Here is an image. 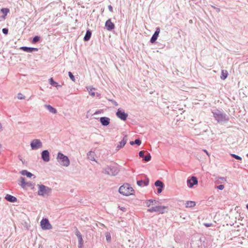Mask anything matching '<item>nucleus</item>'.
Returning a JSON list of instances; mask_svg holds the SVG:
<instances>
[{
    "label": "nucleus",
    "instance_id": "1",
    "mask_svg": "<svg viewBox=\"0 0 248 248\" xmlns=\"http://www.w3.org/2000/svg\"><path fill=\"white\" fill-rule=\"evenodd\" d=\"M134 192L133 188L127 183L124 184L119 189V192L125 196L133 195Z\"/></svg>",
    "mask_w": 248,
    "mask_h": 248
},
{
    "label": "nucleus",
    "instance_id": "2",
    "mask_svg": "<svg viewBox=\"0 0 248 248\" xmlns=\"http://www.w3.org/2000/svg\"><path fill=\"white\" fill-rule=\"evenodd\" d=\"M37 186L39 188L38 194L39 196H48L51 193L52 189L49 187L45 186L43 185H38Z\"/></svg>",
    "mask_w": 248,
    "mask_h": 248
},
{
    "label": "nucleus",
    "instance_id": "3",
    "mask_svg": "<svg viewBox=\"0 0 248 248\" xmlns=\"http://www.w3.org/2000/svg\"><path fill=\"white\" fill-rule=\"evenodd\" d=\"M168 208V206H156L148 209L147 211L151 213L155 212H157L158 214H164L167 212Z\"/></svg>",
    "mask_w": 248,
    "mask_h": 248
},
{
    "label": "nucleus",
    "instance_id": "4",
    "mask_svg": "<svg viewBox=\"0 0 248 248\" xmlns=\"http://www.w3.org/2000/svg\"><path fill=\"white\" fill-rule=\"evenodd\" d=\"M104 170L105 174L112 176H115L119 171L117 167L115 166H108Z\"/></svg>",
    "mask_w": 248,
    "mask_h": 248
},
{
    "label": "nucleus",
    "instance_id": "5",
    "mask_svg": "<svg viewBox=\"0 0 248 248\" xmlns=\"http://www.w3.org/2000/svg\"><path fill=\"white\" fill-rule=\"evenodd\" d=\"M57 160L60 165L63 166L67 167L70 164V161L67 156H57Z\"/></svg>",
    "mask_w": 248,
    "mask_h": 248
},
{
    "label": "nucleus",
    "instance_id": "6",
    "mask_svg": "<svg viewBox=\"0 0 248 248\" xmlns=\"http://www.w3.org/2000/svg\"><path fill=\"white\" fill-rule=\"evenodd\" d=\"M40 225L43 230H50L52 229V226L49 222L47 218H43L40 222Z\"/></svg>",
    "mask_w": 248,
    "mask_h": 248
},
{
    "label": "nucleus",
    "instance_id": "7",
    "mask_svg": "<svg viewBox=\"0 0 248 248\" xmlns=\"http://www.w3.org/2000/svg\"><path fill=\"white\" fill-rule=\"evenodd\" d=\"M31 146L33 150L37 149L42 146V142L40 140H33L31 143Z\"/></svg>",
    "mask_w": 248,
    "mask_h": 248
},
{
    "label": "nucleus",
    "instance_id": "8",
    "mask_svg": "<svg viewBox=\"0 0 248 248\" xmlns=\"http://www.w3.org/2000/svg\"><path fill=\"white\" fill-rule=\"evenodd\" d=\"M198 183V179L195 176H192L190 179L187 180V184L189 187L192 188L194 185H197Z\"/></svg>",
    "mask_w": 248,
    "mask_h": 248
},
{
    "label": "nucleus",
    "instance_id": "9",
    "mask_svg": "<svg viewBox=\"0 0 248 248\" xmlns=\"http://www.w3.org/2000/svg\"><path fill=\"white\" fill-rule=\"evenodd\" d=\"M214 117L216 120L218 121V122L226 121L228 120L226 118V115L222 113H215Z\"/></svg>",
    "mask_w": 248,
    "mask_h": 248
},
{
    "label": "nucleus",
    "instance_id": "10",
    "mask_svg": "<svg viewBox=\"0 0 248 248\" xmlns=\"http://www.w3.org/2000/svg\"><path fill=\"white\" fill-rule=\"evenodd\" d=\"M117 116L122 120L125 121L128 115L126 114L124 111H122L119 109L116 113Z\"/></svg>",
    "mask_w": 248,
    "mask_h": 248
},
{
    "label": "nucleus",
    "instance_id": "11",
    "mask_svg": "<svg viewBox=\"0 0 248 248\" xmlns=\"http://www.w3.org/2000/svg\"><path fill=\"white\" fill-rule=\"evenodd\" d=\"M105 26L108 31H111L115 28V25L112 23L110 19L106 21Z\"/></svg>",
    "mask_w": 248,
    "mask_h": 248
},
{
    "label": "nucleus",
    "instance_id": "12",
    "mask_svg": "<svg viewBox=\"0 0 248 248\" xmlns=\"http://www.w3.org/2000/svg\"><path fill=\"white\" fill-rule=\"evenodd\" d=\"M159 32H160V29H159V28H157L155 33L153 34V35L152 36V37L151 39L150 42L152 43H155V41L156 40V39L158 36Z\"/></svg>",
    "mask_w": 248,
    "mask_h": 248
},
{
    "label": "nucleus",
    "instance_id": "13",
    "mask_svg": "<svg viewBox=\"0 0 248 248\" xmlns=\"http://www.w3.org/2000/svg\"><path fill=\"white\" fill-rule=\"evenodd\" d=\"M5 199L11 202H15L17 201V198L10 194H7L5 197Z\"/></svg>",
    "mask_w": 248,
    "mask_h": 248
},
{
    "label": "nucleus",
    "instance_id": "14",
    "mask_svg": "<svg viewBox=\"0 0 248 248\" xmlns=\"http://www.w3.org/2000/svg\"><path fill=\"white\" fill-rule=\"evenodd\" d=\"M100 122L103 125L107 126L109 124L110 119L108 117H101L100 119Z\"/></svg>",
    "mask_w": 248,
    "mask_h": 248
},
{
    "label": "nucleus",
    "instance_id": "15",
    "mask_svg": "<svg viewBox=\"0 0 248 248\" xmlns=\"http://www.w3.org/2000/svg\"><path fill=\"white\" fill-rule=\"evenodd\" d=\"M21 49L23 50L24 51L28 52H31L33 51H37L38 49L37 48L33 47H28L26 46H23L20 48Z\"/></svg>",
    "mask_w": 248,
    "mask_h": 248
},
{
    "label": "nucleus",
    "instance_id": "16",
    "mask_svg": "<svg viewBox=\"0 0 248 248\" xmlns=\"http://www.w3.org/2000/svg\"><path fill=\"white\" fill-rule=\"evenodd\" d=\"M20 173L22 175H26L27 177L29 178H31V176H33V174L26 170H22L21 171Z\"/></svg>",
    "mask_w": 248,
    "mask_h": 248
},
{
    "label": "nucleus",
    "instance_id": "17",
    "mask_svg": "<svg viewBox=\"0 0 248 248\" xmlns=\"http://www.w3.org/2000/svg\"><path fill=\"white\" fill-rule=\"evenodd\" d=\"M196 205V202L194 201H187L186 203V208H192Z\"/></svg>",
    "mask_w": 248,
    "mask_h": 248
},
{
    "label": "nucleus",
    "instance_id": "18",
    "mask_svg": "<svg viewBox=\"0 0 248 248\" xmlns=\"http://www.w3.org/2000/svg\"><path fill=\"white\" fill-rule=\"evenodd\" d=\"M45 107L51 113L55 114L57 113L56 109L49 105H46Z\"/></svg>",
    "mask_w": 248,
    "mask_h": 248
},
{
    "label": "nucleus",
    "instance_id": "19",
    "mask_svg": "<svg viewBox=\"0 0 248 248\" xmlns=\"http://www.w3.org/2000/svg\"><path fill=\"white\" fill-rule=\"evenodd\" d=\"M127 141V137L125 136L124 137L123 140L120 142V146L118 147V149L124 147L126 144Z\"/></svg>",
    "mask_w": 248,
    "mask_h": 248
},
{
    "label": "nucleus",
    "instance_id": "20",
    "mask_svg": "<svg viewBox=\"0 0 248 248\" xmlns=\"http://www.w3.org/2000/svg\"><path fill=\"white\" fill-rule=\"evenodd\" d=\"M92 35V32L90 31H87L86 34L84 37V40L85 41H87L90 40Z\"/></svg>",
    "mask_w": 248,
    "mask_h": 248
},
{
    "label": "nucleus",
    "instance_id": "21",
    "mask_svg": "<svg viewBox=\"0 0 248 248\" xmlns=\"http://www.w3.org/2000/svg\"><path fill=\"white\" fill-rule=\"evenodd\" d=\"M228 72L226 70H222L221 71V78L223 80H224L227 78L228 77Z\"/></svg>",
    "mask_w": 248,
    "mask_h": 248
},
{
    "label": "nucleus",
    "instance_id": "22",
    "mask_svg": "<svg viewBox=\"0 0 248 248\" xmlns=\"http://www.w3.org/2000/svg\"><path fill=\"white\" fill-rule=\"evenodd\" d=\"M155 185L156 187H164V186L163 183L160 180L156 181L155 183Z\"/></svg>",
    "mask_w": 248,
    "mask_h": 248
},
{
    "label": "nucleus",
    "instance_id": "23",
    "mask_svg": "<svg viewBox=\"0 0 248 248\" xmlns=\"http://www.w3.org/2000/svg\"><path fill=\"white\" fill-rule=\"evenodd\" d=\"M20 182H21V186L23 188H25L26 187V183L25 182V179L24 177H21L20 178Z\"/></svg>",
    "mask_w": 248,
    "mask_h": 248
},
{
    "label": "nucleus",
    "instance_id": "24",
    "mask_svg": "<svg viewBox=\"0 0 248 248\" xmlns=\"http://www.w3.org/2000/svg\"><path fill=\"white\" fill-rule=\"evenodd\" d=\"M154 202L156 203V201L155 200H153L151 199V200H146L145 202L146 204L147 205V206L148 207L150 206L151 204H153Z\"/></svg>",
    "mask_w": 248,
    "mask_h": 248
},
{
    "label": "nucleus",
    "instance_id": "25",
    "mask_svg": "<svg viewBox=\"0 0 248 248\" xmlns=\"http://www.w3.org/2000/svg\"><path fill=\"white\" fill-rule=\"evenodd\" d=\"M49 83L51 85H53V86H56V87H57L58 86H59L58 85V83H57L56 82L54 81L53 79V78H50L49 79Z\"/></svg>",
    "mask_w": 248,
    "mask_h": 248
},
{
    "label": "nucleus",
    "instance_id": "26",
    "mask_svg": "<svg viewBox=\"0 0 248 248\" xmlns=\"http://www.w3.org/2000/svg\"><path fill=\"white\" fill-rule=\"evenodd\" d=\"M130 144L132 145H134V144L140 145L141 144V141L139 139H137L134 141H130Z\"/></svg>",
    "mask_w": 248,
    "mask_h": 248
},
{
    "label": "nucleus",
    "instance_id": "27",
    "mask_svg": "<svg viewBox=\"0 0 248 248\" xmlns=\"http://www.w3.org/2000/svg\"><path fill=\"white\" fill-rule=\"evenodd\" d=\"M140 157H142V160H144L146 162L149 161L151 159L152 156H140Z\"/></svg>",
    "mask_w": 248,
    "mask_h": 248
},
{
    "label": "nucleus",
    "instance_id": "28",
    "mask_svg": "<svg viewBox=\"0 0 248 248\" xmlns=\"http://www.w3.org/2000/svg\"><path fill=\"white\" fill-rule=\"evenodd\" d=\"M26 187H30L31 188V189H33L34 187V184H32L31 182H28L26 183Z\"/></svg>",
    "mask_w": 248,
    "mask_h": 248
},
{
    "label": "nucleus",
    "instance_id": "29",
    "mask_svg": "<svg viewBox=\"0 0 248 248\" xmlns=\"http://www.w3.org/2000/svg\"><path fill=\"white\" fill-rule=\"evenodd\" d=\"M0 11L1 13L4 14L5 16H6V15L9 12V10L8 8H2Z\"/></svg>",
    "mask_w": 248,
    "mask_h": 248
},
{
    "label": "nucleus",
    "instance_id": "30",
    "mask_svg": "<svg viewBox=\"0 0 248 248\" xmlns=\"http://www.w3.org/2000/svg\"><path fill=\"white\" fill-rule=\"evenodd\" d=\"M68 75H69V76L70 78V79L73 81H75V77L73 75L72 73L71 72H68Z\"/></svg>",
    "mask_w": 248,
    "mask_h": 248
},
{
    "label": "nucleus",
    "instance_id": "31",
    "mask_svg": "<svg viewBox=\"0 0 248 248\" xmlns=\"http://www.w3.org/2000/svg\"><path fill=\"white\" fill-rule=\"evenodd\" d=\"M77 237L78 239V243H80L81 244L82 243H83V240L82 239V235L78 236H77Z\"/></svg>",
    "mask_w": 248,
    "mask_h": 248
},
{
    "label": "nucleus",
    "instance_id": "32",
    "mask_svg": "<svg viewBox=\"0 0 248 248\" xmlns=\"http://www.w3.org/2000/svg\"><path fill=\"white\" fill-rule=\"evenodd\" d=\"M40 39V37L38 36H35L33 38V40H32V43H36L38 41H39Z\"/></svg>",
    "mask_w": 248,
    "mask_h": 248
},
{
    "label": "nucleus",
    "instance_id": "33",
    "mask_svg": "<svg viewBox=\"0 0 248 248\" xmlns=\"http://www.w3.org/2000/svg\"><path fill=\"white\" fill-rule=\"evenodd\" d=\"M43 160L45 162H48L49 160V156H42Z\"/></svg>",
    "mask_w": 248,
    "mask_h": 248
},
{
    "label": "nucleus",
    "instance_id": "34",
    "mask_svg": "<svg viewBox=\"0 0 248 248\" xmlns=\"http://www.w3.org/2000/svg\"><path fill=\"white\" fill-rule=\"evenodd\" d=\"M87 158L89 160L94 161L96 162V158L95 157V156H87Z\"/></svg>",
    "mask_w": 248,
    "mask_h": 248
},
{
    "label": "nucleus",
    "instance_id": "35",
    "mask_svg": "<svg viewBox=\"0 0 248 248\" xmlns=\"http://www.w3.org/2000/svg\"><path fill=\"white\" fill-rule=\"evenodd\" d=\"M149 180L148 178H146L144 181H143V185L145 186H147L149 185Z\"/></svg>",
    "mask_w": 248,
    "mask_h": 248
},
{
    "label": "nucleus",
    "instance_id": "36",
    "mask_svg": "<svg viewBox=\"0 0 248 248\" xmlns=\"http://www.w3.org/2000/svg\"><path fill=\"white\" fill-rule=\"evenodd\" d=\"M137 185L139 186H142L143 185V181L142 180H139V181H138L137 182Z\"/></svg>",
    "mask_w": 248,
    "mask_h": 248
},
{
    "label": "nucleus",
    "instance_id": "37",
    "mask_svg": "<svg viewBox=\"0 0 248 248\" xmlns=\"http://www.w3.org/2000/svg\"><path fill=\"white\" fill-rule=\"evenodd\" d=\"M75 234L77 236L82 235L77 228L76 229Z\"/></svg>",
    "mask_w": 248,
    "mask_h": 248
},
{
    "label": "nucleus",
    "instance_id": "38",
    "mask_svg": "<svg viewBox=\"0 0 248 248\" xmlns=\"http://www.w3.org/2000/svg\"><path fill=\"white\" fill-rule=\"evenodd\" d=\"M217 188L219 190H223L224 188V186L223 185H220L217 186Z\"/></svg>",
    "mask_w": 248,
    "mask_h": 248
},
{
    "label": "nucleus",
    "instance_id": "39",
    "mask_svg": "<svg viewBox=\"0 0 248 248\" xmlns=\"http://www.w3.org/2000/svg\"><path fill=\"white\" fill-rule=\"evenodd\" d=\"M49 154L47 150H44L42 152L41 155H49Z\"/></svg>",
    "mask_w": 248,
    "mask_h": 248
},
{
    "label": "nucleus",
    "instance_id": "40",
    "mask_svg": "<svg viewBox=\"0 0 248 248\" xmlns=\"http://www.w3.org/2000/svg\"><path fill=\"white\" fill-rule=\"evenodd\" d=\"M25 97L23 96L22 94L21 93H19L18 94V98L19 99H24Z\"/></svg>",
    "mask_w": 248,
    "mask_h": 248
},
{
    "label": "nucleus",
    "instance_id": "41",
    "mask_svg": "<svg viewBox=\"0 0 248 248\" xmlns=\"http://www.w3.org/2000/svg\"><path fill=\"white\" fill-rule=\"evenodd\" d=\"M8 30L6 28H4L2 29V32L4 34H7L8 33Z\"/></svg>",
    "mask_w": 248,
    "mask_h": 248
},
{
    "label": "nucleus",
    "instance_id": "42",
    "mask_svg": "<svg viewBox=\"0 0 248 248\" xmlns=\"http://www.w3.org/2000/svg\"><path fill=\"white\" fill-rule=\"evenodd\" d=\"M232 156L233 157H234V158H235L237 160H241V159H242L241 156Z\"/></svg>",
    "mask_w": 248,
    "mask_h": 248
},
{
    "label": "nucleus",
    "instance_id": "43",
    "mask_svg": "<svg viewBox=\"0 0 248 248\" xmlns=\"http://www.w3.org/2000/svg\"><path fill=\"white\" fill-rule=\"evenodd\" d=\"M106 237V239L108 241L110 240L111 237H110V235L109 234H107Z\"/></svg>",
    "mask_w": 248,
    "mask_h": 248
},
{
    "label": "nucleus",
    "instance_id": "44",
    "mask_svg": "<svg viewBox=\"0 0 248 248\" xmlns=\"http://www.w3.org/2000/svg\"><path fill=\"white\" fill-rule=\"evenodd\" d=\"M204 225L205 227H211L212 225V223H204Z\"/></svg>",
    "mask_w": 248,
    "mask_h": 248
},
{
    "label": "nucleus",
    "instance_id": "45",
    "mask_svg": "<svg viewBox=\"0 0 248 248\" xmlns=\"http://www.w3.org/2000/svg\"><path fill=\"white\" fill-rule=\"evenodd\" d=\"M163 187H158V189H157V193H160L161 192H162V190H163Z\"/></svg>",
    "mask_w": 248,
    "mask_h": 248
},
{
    "label": "nucleus",
    "instance_id": "46",
    "mask_svg": "<svg viewBox=\"0 0 248 248\" xmlns=\"http://www.w3.org/2000/svg\"><path fill=\"white\" fill-rule=\"evenodd\" d=\"M119 208H120V209L124 212H125L126 211V208L124 207H120V206H119Z\"/></svg>",
    "mask_w": 248,
    "mask_h": 248
},
{
    "label": "nucleus",
    "instance_id": "47",
    "mask_svg": "<svg viewBox=\"0 0 248 248\" xmlns=\"http://www.w3.org/2000/svg\"><path fill=\"white\" fill-rule=\"evenodd\" d=\"M108 9L111 12H113V8H112V7L111 6V5H109L108 7Z\"/></svg>",
    "mask_w": 248,
    "mask_h": 248
},
{
    "label": "nucleus",
    "instance_id": "48",
    "mask_svg": "<svg viewBox=\"0 0 248 248\" xmlns=\"http://www.w3.org/2000/svg\"><path fill=\"white\" fill-rule=\"evenodd\" d=\"M83 243H82L81 244L80 243H78V248H82Z\"/></svg>",
    "mask_w": 248,
    "mask_h": 248
},
{
    "label": "nucleus",
    "instance_id": "49",
    "mask_svg": "<svg viewBox=\"0 0 248 248\" xmlns=\"http://www.w3.org/2000/svg\"><path fill=\"white\" fill-rule=\"evenodd\" d=\"M19 159L22 161V163L23 164H26V162H25V160H23L22 158H20Z\"/></svg>",
    "mask_w": 248,
    "mask_h": 248
},
{
    "label": "nucleus",
    "instance_id": "50",
    "mask_svg": "<svg viewBox=\"0 0 248 248\" xmlns=\"http://www.w3.org/2000/svg\"><path fill=\"white\" fill-rule=\"evenodd\" d=\"M144 153V151H140V152H139V155H143Z\"/></svg>",
    "mask_w": 248,
    "mask_h": 248
},
{
    "label": "nucleus",
    "instance_id": "51",
    "mask_svg": "<svg viewBox=\"0 0 248 248\" xmlns=\"http://www.w3.org/2000/svg\"><path fill=\"white\" fill-rule=\"evenodd\" d=\"M91 95H92L93 96H94V95H95V93H91Z\"/></svg>",
    "mask_w": 248,
    "mask_h": 248
},
{
    "label": "nucleus",
    "instance_id": "52",
    "mask_svg": "<svg viewBox=\"0 0 248 248\" xmlns=\"http://www.w3.org/2000/svg\"><path fill=\"white\" fill-rule=\"evenodd\" d=\"M204 152L207 155H208V152L206 150H204Z\"/></svg>",
    "mask_w": 248,
    "mask_h": 248
},
{
    "label": "nucleus",
    "instance_id": "53",
    "mask_svg": "<svg viewBox=\"0 0 248 248\" xmlns=\"http://www.w3.org/2000/svg\"><path fill=\"white\" fill-rule=\"evenodd\" d=\"M1 129H2V126H1V124L0 123V130H1Z\"/></svg>",
    "mask_w": 248,
    "mask_h": 248
},
{
    "label": "nucleus",
    "instance_id": "54",
    "mask_svg": "<svg viewBox=\"0 0 248 248\" xmlns=\"http://www.w3.org/2000/svg\"><path fill=\"white\" fill-rule=\"evenodd\" d=\"M58 155H63L61 153H59Z\"/></svg>",
    "mask_w": 248,
    "mask_h": 248
},
{
    "label": "nucleus",
    "instance_id": "55",
    "mask_svg": "<svg viewBox=\"0 0 248 248\" xmlns=\"http://www.w3.org/2000/svg\"><path fill=\"white\" fill-rule=\"evenodd\" d=\"M222 180H225V178L224 177L221 178Z\"/></svg>",
    "mask_w": 248,
    "mask_h": 248
},
{
    "label": "nucleus",
    "instance_id": "56",
    "mask_svg": "<svg viewBox=\"0 0 248 248\" xmlns=\"http://www.w3.org/2000/svg\"><path fill=\"white\" fill-rule=\"evenodd\" d=\"M247 155H248V154Z\"/></svg>",
    "mask_w": 248,
    "mask_h": 248
},
{
    "label": "nucleus",
    "instance_id": "57",
    "mask_svg": "<svg viewBox=\"0 0 248 248\" xmlns=\"http://www.w3.org/2000/svg\"><path fill=\"white\" fill-rule=\"evenodd\" d=\"M248 157V156H247Z\"/></svg>",
    "mask_w": 248,
    "mask_h": 248
}]
</instances>
